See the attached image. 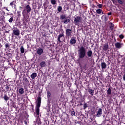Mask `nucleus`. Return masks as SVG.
Returning <instances> with one entry per match:
<instances>
[{
    "instance_id": "nucleus-1",
    "label": "nucleus",
    "mask_w": 125,
    "mask_h": 125,
    "mask_svg": "<svg viewBox=\"0 0 125 125\" xmlns=\"http://www.w3.org/2000/svg\"><path fill=\"white\" fill-rule=\"evenodd\" d=\"M79 58L83 59L86 55V50L83 46H81L78 50Z\"/></svg>"
},
{
    "instance_id": "nucleus-2",
    "label": "nucleus",
    "mask_w": 125,
    "mask_h": 125,
    "mask_svg": "<svg viewBox=\"0 0 125 125\" xmlns=\"http://www.w3.org/2000/svg\"><path fill=\"white\" fill-rule=\"evenodd\" d=\"M60 19H61L62 22H63L64 24H67L70 22V20L64 15H61Z\"/></svg>"
},
{
    "instance_id": "nucleus-3",
    "label": "nucleus",
    "mask_w": 125,
    "mask_h": 125,
    "mask_svg": "<svg viewBox=\"0 0 125 125\" xmlns=\"http://www.w3.org/2000/svg\"><path fill=\"white\" fill-rule=\"evenodd\" d=\"M13 33H12V36H20V31H19V29L17 28V27H14L12 28Z\"/></svg>"
},
{
    "instance_id": "nucleus-4",
    "label": "nucleus",
    "mask_w": 125,
    "mask_h": 125,
    "mask_svg": "<svg viewBox=\"0 0 125 125\" xmlns=\"http://www.w3.org/2000/svg\"><path fill=\"white\" fill-rule=\"evenodd\" d=\"M82 22V18L80 16L76 17L74 19V23L75 25H79Z\"/></svg>"
},
{
    "instance_id": "nucleus-5",
    "label": "nucleus",
    "mask_w": 125,
    "mask_h": 125,
    "mask_svg": "<svg viewBox=\"0 0 125 125\" xmlns=\"http://www.w3.org/2000/svg\"><path fill=\"white\" fill-rule=\"evenodd\" d=\"M64 40V34L62 33L59 35V37L58 38V42H61V41Z\"/></svg>"
},
{
    "instance_id": "nucleus-6",
    "label": "nucleus",
    "mask_w": 125,
    "mask_h": 125,
    "mask_svg": "<svg viewBox=\"0 0 125 125\" xmlns=\"http://www.w3.org/2000/svg\"><path fill=\"white\" fill-rule=\"evenodd\" d=\"M71 34H72V30L71 29H67L66 30V35L67 37H70L71 36Z\"/></svg>"
},
{
    "instance_id": "nucleus-7",
    "label": "nucleus",
    "mask_w": 125,
    "mask_h": 125,
    "mask_svg": "<svg viewBox=\"0 0 125 125\" xmlns=\"http://www.w3.org/2000/svg\"><path fill=\"white\" fill-rule=\"evenodd\" d=\"M124 44L122 43H120L119 42L115 43V46L116 48H122V46H123Z\"/></svg>"
},
{
    "instance_id": "nucleus-8",
    "label": "nucleus",
    "mask_w": 125,
    "mask_h": 125,
    "mask_svg": "<svg viewBox=\"0 0 125 125\" xmlns=\"http://www.w3.org/2000/svg\"><path fill=\"white\" fill-rule=\"evenodd\" d=\"M101 115H102V109L99 108L97 112L96 117H101Z\"/></svg>"
},
{
    "instance_id": "nucleus-9",
    "label": "nucleus",
    "mask_w": 125,
    "mask_h": 125,
    "mask_svg": "<svg viewBox=\"0 0 125 125\" xmlns=\"http://www.w3.org/2000/svg\"><path fill=\"white\" fill-rule=\"evenodd\" d=\"M43 53V49L42 48H39L37 50V54L39 55H42Z\"/></svg>"
},
{
    "instance_id": "nucleus-10",
    "label": "nucleus",
    "mask_w": 125,
    "mask_h": 125,
    "mask_svg": "<svg viewBox=\"0 0 125 125\" xmlns=\"http://www.w3.org/2000/svg\"><path fill=\"white\" fill-rule=\"evenodd\" d=\"M108 49H109V45H108V43L104 44L103 46V50L106 51Z\"/></svg>"
},
{
    "instance_id": "nucleus-11",
    "label": "nucleus",
    "mask_w": 125,
    "mask_h": 125,
    "mask_svg": "<svg viewBox=\"0 0 125 125\" xmlns=\"http://www.w3.org/2000/svg\"><path fill=\"white\" fill-rule=\"evenodd\" d=\"M87 55L88 57H92V55H93L92 51L88 50L87 52Z\"/></svg>"
},
{
    "instance_id": "nucleus-12",
    "label": "nucleus",
    "mask_w": 125,
    "mask_h": 125,
    "mask_svg": "<svg viewBox=\"0 0 125 125\" xmlns=\"http://www.w3.org/2000/svg\"><path fill=\"white\" fill-rule=\"evenodd\" d=\"M40 66H41V67L42 68H44V67H45V66H46V63H45V62L44 61H42L40 63Z\"/></svg>"
},
{
    "instance_id": "nucleus-13",
    "label": "nucleus",
    "mask_w": 125,
    "mask_h": 125,
    "mask_svg": "<svg viewBox=\"0 0 125 125\" xmlns=\"http://www.w3.org/2000/svg\"><path fill=\"white\" fill-rule=\"evenodd\" d=\"M101 65L103 69H106V68H107V65L106 64V63H105V62H101Z\"/></svg>"
},
{
    "instance_id": "nucleus-14",
    "label": "nucleus",
    "mask_w": 125,
    "mask_h": 125,
    "mask_svg": "<svg viewBox=\"0 0 125 125\" xmlns=\"http://www.w3.org/2000/svg\"><path fill=\"white\" fill-rule=\"evenodd\" d=\"M25 8L27 13H29L31 11V7H30L29 5H26V6L25 7Z\"/></svg>"
},
{
    "instance_id": "nucleus-15",
    "label": "nucleus",
    "mask_w": 125,
    "mask_h": 125,
    "mask_svg": "<svg viewBox=\"0 0 125 125\" xmlns=\"http://www.w3.org/2000/svg\"><path fill=\"white\" fill-rule=\"evenodd\" d=\"M77 42V40L76 39L73 38L70 40V42L71 44H75Z\"/></svg>"
},
{
    "instance_id": "nucleus-16",
    "label": "nucleus",
    "mask_w": 125,
    "mask_h": 125,
    "mask_svg": "<svg viewBox=\"0 0 125 125\" xmlns=\"http://www.w3.org/2000/svg\"><path fill=\"white\" fill-rule=\"evenodd\" d=\"M37 73H33L31 75V78L32 80H35V79L37 77Z\"/></svg>"
},
{
    "instance_id": "nucleus-17",
    "label": "nucleus",
    "mask_w": 125,
    "mask_h": 125,
    "mask_svg": "<svg viewBox=\"0 0 125 125\" xmlns=\"http://www.w3.org/2000/svg\"><path fill=\"white\" fill-rule=\"evenodd\" d=\"M40 107H41V100L40 99H38L36 108H40Z\"/></svg>"
},
{
    "instance_id": "nucleus-18",
    "label": "nucleus",
    "mask_w": 125,
    "mask_h": 125,
    "mask_svg": "<svg viewBox=\"0 0 125 125\" xmlns=\"http://www.w3.org/2000/svg\"><path fill=\"white\" fill-rule=\"evenodd\" d=\"M88 92H89V94L92 96H93L94 94V90H92V89H89L88 90Z\"/></svg>"
},
{
    "instance_id": "nucleus-19",
    "label": "nucleus",
    "mask_w": 125,
    "mask_h": 125,
    "mask_svg": "<svg viewBox=\"0 0 125 125\" xmlns=\"http://www.w3.org/2000/svg\"><path fill=\"white\" fill-rule=\"evenodd\" d=\"M4 100H5L6 102L8 100H9L10 98L9 97L7 96V95L5 94L4 96Z\"/></svg>"
},
{
    "instance_id": "nucleus-20",
    "label": "nucleus",
    "mask_w": 125,
    "mask_h": 125,
    "mask_svg": "<svg viewBox=\"0 0 125 125\" xmlns=\"http://www.w3.org/2000/svg\"><path fill=\"white\" fill-rule=\"evenodd\" d=\"M19 92L21 94H23V93H24V88H21L19 89Z\"/></svg>"
},
{
    "instance_id": "nucleus-21",
    "label": "nucleus",
    "mask_w": 125,
    "mask_h": 125,
    "mask_svg": "<svg viewBox=\"0 0 125 125\" xmlns=\"http://www.w3.org/2000/svg\"><path fill=\"white\" fill-rule=\"evenodd\" d=\"M51 3L53 5L57 4V1L56 0H51Z\"/></svg>"
},
{
    "instance_id": "nucleus-22",
    "label": "nucleus",
    "mask_w": 125,
    "mask_h": 125,
    "mask_svg": "<svg viewBox=\"0 0 125 125\" xmlns=\"http://www.w3.org/2000/svg\"><path fill=\"white\" fill-rule=\"evenodd\" d=\"M20 49L21 53H24V52H25V49L24 48V47H23V46H21Z\"/></svg>"
},
{
    "instance_id": "nucleus-23",
    "label": "nucleus",
    "mask_w": 125,
    "mask_h": 125,
    "mask_svg": "<svg viewBox=\"0 0 125 125\" xmlns=\"http://www.w3.org/2000/svg\"><path fill=\"white\" fill-rule=\"evenodd\" d=\"M102 19L104 20V21H107V17H106L105 15H103L102 17Z\"/></svg>"
},
{
    "instance_id": "nucleus-24",
    "label": "nucleus",
    "mask_w": 125,
    "mask_h": 125,
    "mask_svg": "<svg viewBox=\"0 0 125 125\" xmlns=\"http://www.w3.org/2000/svg\"><path fill=\"white\" fill-rule=\"evenodd\" d=\"M96 12L98 13V14H100L101 12H102V9H98L96 10Z\"/></svg>"
},
{
    "instance_id": "nucleus-25",
    "label": "nucleus",
    "mask_w": 125,
    "mask_h": 125,
    "mask_svg": "<svg viewBox=\"0 0 125 125\" xmlns=\"http://www.w3.org/2000/svg\"><path fill=\"white\" fill-rule=\"evenodd\" d=\"M109 24H110L109 28H110V30H113V29L114 28V24L113 23H112V22H110Z\"/></svg>"
},
{
    "instance_id": "nucleus-26",
    "label": "nucleus",
    "mask_w": 125,
    "mask_h": 125,
    "mask_svg": "<svg viewBox=\"0 0 125 125\" xmlns=\"http://www.w3.org/2000/svg\"><path fill=\"white\" fill-rule=\"evenodd\" d=\"M36 114L39 116V115H40V108H36Z\"/></svg>"
},
{
    "instance_id": "nucleus-27",
    "label": "nucleus",
    "mask_w": 125,
    "mask_h": 125,
    "mask_svg": "<svg viewBox=\"0 0 125 125\" xmlns=\"http://www.w3.org/2000/svg\"><path fill=\"white\" fill-rule=\"evenodd\" d=\"M62 10V7H61V6H59L58 7V11L59 12H61Z\"/></svg>"
},
{
    "instance_id": "nucleus-28",
    "label": "nucleus",
    "mask_w": 125,
    "mask_h": 125,
    "mask_svg": "<svg viewBox=\"0 0 125 125\" xmlns=\"http://www.w3.org/2000/svg\"><path fill=\"white\" fill-rule=\"evenodd\" d=\"M112 91L111 90V88H109L107 90V94H109V95H110V94H111Z\"/></svg>"
},
{
    "instance_id": "nucleus-29",
    "label": "nucleus",
    "mask_w": 125,
    "mask_h": 125,
    "mask_svg": "<svg viewBox=\"0 0 125 125\" xmlns=\"http://www.w3.org/2000/svg\"><path fill=\"white\" fill-rule=\"evenodd\" d=\"M47 96L48 97V98H49V97H50V96H51V93L49 92V91H48L47 92Z\"/></svg>"
},
{
    "instance_id": "nucleus-30",
    "label": "nucleus",
    "mask_w": 125,
    "mask_h": 125,
    "mask_svg": "<svg viewBox=\"0 0 125 125\" xmlns=\"http://www.w3.org/2000/svg\"><path fill=\"white\" fill-rule=\"evenodd\" d=\"M71 116H76V112L75 111H72L71 112Z\"/></svg>"
},
{
    "instance_id": "nucleus-31",
    "label": "nucleus",
    "mask_w": 125,
    "mask_h": 125,
    "mask_svg": "<svg viewBox=\"0 0 125 125\" xmlns=\"http://www.w3.org/2000/svg\"><path fill=\"white\" fill-rule=\"evenodd\" d=\"M12 21H13V18L12 17L9 20V23H12Z\"/></svg>"
},
{
    "instance_id": "nucleus-32",
    "label": "nucleus",
    "mask_w": 125,
    "mask_h": 125,
    "mask_svg": "<svg viewBox=\"0 0 125 125\" xmlns=\"http://www.w3.org/2000/svg\"><path fill=\"white\" fill-rule=\"evenodd\" d=\"M87 107V104H86V103H84L83 104L84 109H86Z\"/></svg>"
},
{
    "instance_id": "nucleus-33",
    "label": "nucleus",
    "mask_w": 125,
    "mask_h": 125,
    "mask_svg": "<svg viewBox=\"0 0 125 125\" xmlns=\"http://www.w3.org/2000/svg\"><path fill=\"white\" fill-rule=\"evenodd\" d=\"M5 46L6 48H9V44L6 43L5 44Z\"/></svg>"
},
{
    "instance_id": "nucleus-34",
    "label": "nucleus",
    "mask_w": 125,
    "mask_h": 125,
    "mask_svg": "<svg viewBox=\"0 0 125 125\" xmlns=\"http://www.w3.org/2000/svg\"><path fill=\"white\" fill-rule=\"evenodd\" d=\"M118 2L120 3V4H123V1L122 0H117Z\"/></svg>"
},
{
    "instance_id": "nucleus-35",
    "label": "nucleus",
    "mask_w": 125,
    "mask_h": 125,
    "mask_svg": "<svg viewBox=\"0 0 125 125\" xmlns=\"http://www.w3.org/2000/svg\"><path fill=\"white\" fill-rule=\"evenodd\" d=\"M99 8H102L103 5L102 4H100L98 5Z\"/></svg>"
},
{
    "instance_id": "nucleus-36",
    "label": "nucleus",
    "mask_w": 125,
    "mask_h": 125,
    "mask_svg": "<svg viewBox=\"0 0 125 125\" xmlns=\"http://www.w3.org/2000/svg\"><path fill=\"white\" fill-rule=\"evenodd\" d=\"M119 38H120V39H123V38H124V35H120L119 36Z\"/></svg>"
},
{
    "instance_id": "nucleus-37",
    "label": "nucleus",
    "mask_w": 125,
    "mask_h": 125,
    "mask_svg": "<svg viewBox=\"0 0 125 125\" xmlns=\"http://www.w3.org/2000/svg\"><path fill=\"white\" fill-rule=\"evenodd\" d=\"M5 89H6V90H9V87L8 86H6L5 87Z\"/></svg>"
},
{
    "instance_id": "nucleus-38",
    "label": "nucleus",
    "mask_w": 125,
    "mask_h": 125,
    "mask_svg": "<svg viewBox=\"0 0 125 125\" xmlns=\"http://www.w3.org/2000/svg\"><path fill=\"white\" fill-rule=\"evenodd\" d=\"M23 19H24L25 21H27V19H26V17L23 15Z\"/></svg>"
},
{
    "instance_id": "nucleus-39",
    "label": "nucleus",
    "mask_w": 125,
    "mask_h": 125,
    "mask_svg": "<svg viewBox=\"0 0 125 125\" xmlns=\"http://www.w3.org/2000/svg\"><path fill=\"white\" fill-rule=\"evenodd\" d=\"M10 5H11V6H12L13 5V2H11Z\"/></svg>"
},
{
    "instance_id": "nucleus-40",
    "label": "nucleus",
    "mask_w": 125,
    "mask_h": 125,
    "mask_svg": "<svg viewBox=\"0 0 125 125\" xmlns=\"http://www.w3.org/2000/svg\"><path fill=\"white\" fill-rule=\"evenodd\" d=\"M123 80L125 81V75L123 76Z\"/></svg>"
},
{
    "instance_id": "nucleus-41",
    "label": "nucleus",
    "mask_w": 125,
    "mask_h": 125,
    "mask_svg": "<svg viewBox=\"0 0 125 125\" xmlns=\"http://www.w3.org/2000/svg\"><path fill=\"white\" fill-rule=\"evenodd\" d=\"M108 15H111V14H112V13H111V12H109V13H108Z\"/></svg>"
},
{
    "instance_id": "nucleus-42",
    "label": "nucleus",
    "mask_w": 125,
    "mask_h": 125,
    "mask_svg": "<svg viewBox=\"0 0 125 125\" xmlns=\"http://www.w3.org/2000/svg\"><path fill=\"white\" fill-rule=\"evenodd\" d=\"M6 10H7V11H9V10H8V9L6 8Z\"/></svg>"
},
{
    "instance_id": "nucleus-43",
    "label": "nucleus",
    "mask_w": 125,
    "mask_h": 125,
    "mask_svg": "<svg viewBox=\"0 0 125 125\" xmlns=\"http://www.w3.org/2000/svg\"><path fill=\"white\" fill-rule=\"evenodd\" d=\"M102 14H104V13H103V11H102V12H101Z\"/></svg>"
},
{
    "instance_id": "nucleus-44",
    "label": "nucleus",
    "mask_w": 125,
    "mask_h": 125,
    "mask_svg": "<svg viewBox=\"0 0 125 125\" xmlns=\"http://www.w3.org/2000/svg\"><path fill=\"white\" fill-rule=\"evenodd\" d=\"M1 30V29L0 27V32Z\"/></svg>"
},
{
    "instance_id": "nucleus-45",
    "label": "nucleus",
    "mask_w": 125,
    "mask_h": 125,
    "mask_svg": "<svg viewBox=\"0 0 125 125\" xmlns=\"http://www.w3.org/2000/svg\"><path fill=\"white\" fill-rule=\"evenodd\" d=\"M112 1H113V2H114V0H112Z\"/></svg>"
}]
</instances>
